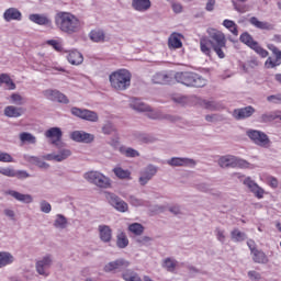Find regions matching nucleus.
<instances>
[{
  "label": "nucleus",
  "instance_id": "obj_31",
  "mask_svg": "<svg viewBox=\"0 0 281 281\" xmlns=\"http://www.w3.org/2000/svg\"><path fill=\"white\" fill-rule=\"evenodd\" d=\"M151 80L154 85H170L172 77L166 72H157Z\"/></svg>",
  "mask_w": 281,
  "mask_h": 281
},
{
  "label": "nucleus",
  "instance_id": "obj_20",
  "mask_svg": "<svg viewBox=\"0 0 281 281\" xmlns=\"http://www.w3.org/2000/svg\"><path fill=\"white\" fill-rule=\"evenodd\" d=\"M3 19L7 23H10V21H21L23 14L16 8H9L4 11Z\"/></svg>",
  "mask_w": 281,
  "mask_h": 281
},
{
  "label": "nucleus",
  "instance_id": "obj_18",
  "mask_svg": "<svg viewBox=\"0 0 281 281\" xmlns=\"http://www.w3.org/2000/svg\"><path fill=\"white\" fill-rule=\"evenodd\" d=\"M5 194H8L9 196H12L13 199H15V201H19L20 203H26V204L34 203V198L30 194H23L15 190H8L5 191Z\"/></svg>",
  "mask_w": 281,
  "mask_h": 281
},
{
  "label": "nucleus",
  "instance_id": "obj_19",
  "mask_svg": "<svg viewBox=\"0 0 281 281\" xmlns=\"http://www.w3.org/2000/svg\"><path fill=\"white\" fill-rule=\"evenodd\" d=\"M168 166H184V167H191L194 168V166H196V161H194V159H190V158H179V157H173L169 160H167Z\"/></svg>",
  "mask_w": 281,
  "mask_h": 281
},
{
  "label": "nucleus",
  "instance_id": "obj_29",
  "mask_svg": "<svg viewBox=\"0 0 281 281\" xmlns=\"http://www.w3.org/2000/svg\"><path fill=\"white\" fill-rule=\"evenodd\" d=\"M53 225H54L55 229L63 232V229H67V227H69V221H67V217H65V215L57 214L55 216V221H54Z\"/></svg>",
  "mask_w": 281,
  "mask_h": 281
},
{
  "label": "nucleus",
  "instance_id": "obj_33",
  "mask_svg": "<svg viewBox=\"0 0 281 281\" xmlns=\"http://www.w3.org/2000/svg\"><path fill=\"white\" fill-rule=\"evenodd\" d=\"M251 256L254 262H256L257 265H267L269 262V257L262 250H252Z\"/></svg>",
  "mask_w": 281,
  "mask_h": 281
},
{
  "label": "nucleus",
  "instance_id": "obj_53",
  "mask_svg": "<svg viewBox=\"0 0 281 281\" xmlns=\"http://www.w3.org/2000/svg\"><path fill=\"white\" fill-rule=\"evenodd\" d=\"M115 132V127H113V124L111 123H106L105 125H103L102 127V133L104 135H111L112 133Z\"/></svg>",
  "mask_w": 281,
  "mask_h": 281
},
{
  "label": "nucleus",
  "instance_id": "obj_48",
  "mask_svg": "<svg viewBox=\"0 0 281 281\" xmlns=\"http://www.w3.org/2000/svg\"><path fill=\"white\" fill-rule=\"evenodd\" d=\"M0 161H2V164H13L14 158L5 151H0Z\"/></svg>",
  "mask_w": 281,
  "mask_h": 281
},
{
  "label": "nucleus",
  "instance_id": "obj_6",
  "mask_svg": "<svg viewBox=\"0 0 281 281\" xmlns=\"http://www.w3.org/2000/svg\"><path fill=\"white\" fill-rule=\"evenodd\" d=\"M267 48L272 52L276 59L272 57H268L265 61L266 69H273L274 67H279L281 65V50L274 44H268Z\"/></svg>",
  "mask_w": 281,
  "mask_h": 281
},
{
  "label": "nucleus",
  "instance_id": "obj_52",
  "mask_svg": "<svg viewBox=\"0 0 281 281\" xmlns=\"http://www.w3.org/2000/svg\"><path fill=\"white\" fill-rule=\"evenodd\" d=\"M157 175V167L154 165H149L145 168V176L146 177H155Z\"/></svg>",
  "mask_w": 281,
  "mask_h": 281
},
{
  "label": "nucleus",
  "instance_id": "obj_54",
  "mask_svg": "<svg viewBox=\"0 0 281 281\" xmlns=\"http://www.w3.org/2000/svg\"><path fill=\"white\" fill-rule=\"evenodd\" d=\"M233 5H234V9L237 11V12H240V13H245L249 10V8L245 4H238L236 1L233 0Z\"/></svg>",
  "mask_w": 281,
  "mask_h": 281
},
{
  "label": "nucleus",
  "instance_id": "obj_36",
  "mask_svg": "<svg viewBox=\"0 0 281 281\" xmlns=\"http://www.w3.org/2000/svg\"><path fill=\"white\" fill-rule=\"evenodd\" d=\"M89 37L93 41V43H104V31L92 30L89 34Z\"/></svg>",
  "mask_w": 281,
  "mask_h": 281
},
{
  "label": "nucleus",
  "instance_id": "obj_45",
  "mask_svg": "<svg viewBox=\"0 0 281 281\" xmlns=\"http://www.w3.org/2000/svg\"><path fill=\"white\" fill-rule=\"evenodd\" d=\"M20 140L23 144H25V142H27V144H34L36 142V137L31 133L24 132L20 134Z\"/></svg>",
  "mask_w": 281,
  "mask_h": 281
},
{
  "label": "nucleus",
  "instance_id": "obj_23",
  "mask_svg": "<svg viewBox=\"0 0 281 281\" xmlns=\"http://www.w3.org/2000/svg\"><path fill=\"white\" fill-rule=\"evenodd\" d=\"M68 157H71V150H69V149H64V150L59 151V154H57V155L48 154V155L44 156V158L47 161H65V159H67Z\"/></svg>",
  "mask_w": 281,
  "mask_h": 281
},
{
  "label": "nucleus",
  "instance_id": "obj_57",
  "mask_svg": "<svg viewBox=\"0 0 281 281\" xmlns=\"http://www.w3.org/2000/svg\"><path fill=\"white\" fill-rule=\"evenodd\" d=\"M52 47H54V49H56V52H61L63 50V46L60 45V43H58V41L56 40H49L47 42Z\"/></svg>",
  "mask_w": 281,
  "mask_h": 281
},
{
  "label": "nucleus",
  "instance_id": "obj_56",
  "mask_svg": "<svg viewBox=\"0 0 281 281\" xmlns=\"http://www.w3.org/2000/svg\"><path fill=\"white\" fill-rule=\"evenodd\" d=\"M268 102H273V104H281V94H272L267 97Z\"/></svg>",
  "mask_w": 281,
  "mask_h": 281
},
{
  "label": "nucleus",
  "instance_id": "obj_51",
  "mask_svg": "<svg viewBox=\"0 0 281 281\" xmlns=\"http://www.w3.org/2000/svg\"><path fill=\"white\" fill-rule=\"evenodd\" d=\"M40 207L41 212H43L44 214H49V212H52V204H49V202L47 201H42L40 203Z\"/></svg>",
  "mask_w": 281,
  "mask_h": 281
},
{
  "label": "nucleus",
  "instance_id": "obj_35",
  "mask_svg": "<svg viewBox=\"0 0 281 281\" xmlns=\"http://www.w3.org/2000/svg\"><path fill=\"white\" fill-rule=\"evenodd\" d=\"M231 239L233 243H243V240H247V234L238 228H235L231 232Z\"/></svg>",
  "mask_w": 281,
  "mask_h": 281
},
{
  "label": "nucleus",
  "instance_id": "obj_25",
  "mask_svg": "<svg viewBox=\"0 0 281 281\" xmlns=\"http://www.w3.org/2000/svg\"><path fill=\"white\" fill-rule=\"evenodd\" d=\"M16 258L12 256L9 251H0V269L3 267H9L10 265H14Z\"/></svg>",
  "mask_w": 281,
  "mask_h": 281
},
{
  "label": "nucleus",
  "instance_id": "obj_64",
  "mask_svg": "<svg viewBox=\"0 0 281 281\" xmlns=\"http://www.w3.org/2000/svg\"><path fill=\"white\" fill-rule=\"evenodd\" d=\"M198 189L201 191V192H210V186H207L206 183H201L198 186Z\"/></svg>",
  "mask_w": 281,
  "mask_h": 281
},
{
  "label": "nucleus",
  "instance_id": "obj_40",
  "mask_svg": "<svg viewBox=\"0 0 281 281\" xmlns=\"http://www.w3.org/2000/svg\"><path fill=\"white\" fill-rule=\"evenodd\" d=\"M239 41L240 43H244V45H247L248 47H250V49L254 47V45H256L258 42L254 41V37H251V35L247 32L243 33L239 36Z\"/></svg>",
  "mask_w": 281,
  "mask_h": 281
},
{
  "label": "nucleus",
  "instance_id": "obj_37",
  "mask_svg": "<svg viewBox=\"0 0 281 281\" xmlns=\"http://www.w3.org/2000/svg\"><path fill=\"white\" fill-rule=\"evenodd\" d=\"M222 25H224L231 34L238 36V24H236V22L226 19L223 21Z\"/></svg>",
  "mask_w": 281,
  "mask_h": 281
},
{
  "label": "nucleus",
  "instance_id": "obj_47",
  "mask_svg": "<svg viewBox=\"0 0 281 281\" xmlns=\"http://www.w3.org/2000/svg\"><path fill=\"white\" fill-rule=\"evenodd\" d=\"M218 243L225 244V241L227 240V235L225 234V229L221 228V227H216L215 232H214Z\"/></svg>",
  "mask_w": 281,
  "mask_h": 281
},
{
  "label": "nucleus",
  "instance_id": "obj_44",
  "mask_svg": "<svg viewBox=\"0 0 281 281\" xmlns=\"http://www.w3.org/2000/svg\"><path fill=\"white\" fill-rule=\"evenodd\" d=\"M128 229L135 236H142L144 234V226L139 223H133L128 226Z\"/></svg>",
  "mask_w": 281,
  "mask_h": 281
},
{
  "label": "nucleus",
  "instance_id": "obj_61",
  "mask_svg": "<svg viewBox=\"0 0 281 281\" xmlns=\"http://www.w3.org/2000/svg\"><path fill=\"white\" fill-rule=\"evenodd\" d=\"M3 212H4V216H8V218H11L12 221H14V216L16 215L12 209H5Z\"/></svg>",
  "mask_w": 281,
  "mask_h": 281
},
{
  "label": "nucleus",
  "instance_id": "obj_13",
  "mask_svg": "<svg viewBox=\"0 0 281 281\" xmlns=\"http://www.w3.org/2000/svg\"><path fill=\"white\" fill-rule=\"evenodd\" d=\"M131 267V261L126 259H116L115 261H111L104 267V271L108 273L111 271H124V269H128Z\"/></svg>",
  "mask_w": 281,
  "mask_h": 281
},
{
  "label": "nucleus",
  "instance_id": "obj_5",
  "mask_svg": "<svg viewBox=\"0 0 281 281\" xmlns=\"http://www.w3.org/2000/svg\"><path fill=\"white\" fill-rule=\"evenodd\" d=\"M218 166L221 168H254V166L249 164L247 160L238 158L234 155L222 156L218 159Z\"/></svg>",
  "mask_w": 281,
  "mask_h": 281
},
{
  "label": "nucleus",
  "instance_id": "obj_7",
  "mask_svg": "<svg viewBox=\"0 0 281 281\" xmlns=\"http://www.w3.org/2000/svg\"><path fill=\"white\" fill-rule=\"evenodd\" d=\"M52 256L47 255L36 261L35 269L40 276L47 278L49 276V267H52Z\"/></svg>",
  "mask_w": 281,
  "mask_h": 281
},
{
  "label": "nucleus",
  "instance_id": "obj_34",
  "mask_svg": "<svg viewBox=\"0 0 281 281\" xmlns=\"http://www.w3.org/2000/svg\"><path fill=\"white\" fill-rule=\"evenodd\" d=\"M177 267H179V261L172 257L162 260V268L169 271V273H175Z\"/></svg>",
  "mask_w": 281,
  "mask_h": 281
},
{
  "label": "nucleus",
  "instance_id": "obj_58",
  "mask_svg": "<svg viewBox=\"0 0 281 281\" xmlns=\"http://www.w3.org/2000/svg\"><path fill=\"white\" fill-rule=\"evenodd\" d=\"M248 278H250L251 280L258 281L262 277L260 276V272L251 270V271H248Z\"/></svg>",
  "mask_w": 281,
  "mask_h": 281
},
{
  "label": "nucleus",
  "instance_id": "obj_41",
  "mask_svg": "<svg viewBox=\"0 0 281 281\" xmlns=\"http://www.w3.org/2000/svg\"><path fill=\"white\" fill-rule=\"evenodd\" d=\"M0 175H3L4 177H29L27 173H23V172H20V173H16V171H14V169L12 168H3V167H0Z\"/></svg>",
  "mask_w": 281,
  "mask_h": 281
},
{
  "label": "nucleus",
  "instance_id": "obj_60",
  "mask_svg": "<svg viewBox=\"0 0 281 281\" xmlns=\"http://www.w3.org/2000/svg\"><path fill=\"white\" fill-rule=\"evenodd\" d=\"M172 10L176 14H181V12H183V5H181V3H173Z\"/></svg>",
  "mask_w": 281,
  "mask_h": 281
},
{
  "label": "nucleus",
  "instance_id": "obj_21",
  "mask_svg": "<svg viewBox=\"0 0 281 281\" xmlns=\"http://www.w3.org/2000/svg\"><path fill=\"white\" fill-rule=\"evenodd\" d=\"M181 38H183L181 33H172L168 38L169 49H181V47H183V42H181Z\"/></svg>",
  "mask_w": 281,
  "mask_h": 281
},
{
  "label": "nucleus",
  "instance_id": "obj_9",
  "mask_svg": "<svg viewBox=\"0 0 281 281\" xmlns=\"http://www.w3.org/2000/svg\"><path fill=\"white\" fill-rule=\"evenodd\" d=\"M71 113L76 117H80V120H86L87 122H98L99 120L98 113L86 109L72 108Z\"/></svg>",
  "mask_w": 281,
  "mask_h": 281
},
{
  "label": "nucleus",
  "instance_id": "obj_1",
  "mask_svg": "<svg viewBox=\"0 0 281 281\" xmlns=\"http://www.w3.org/2000/svg\"><path fill=\"white\" fill-rule=\"evenodd\" d=\"M55 25L64 34H78L82 30V22L71 12L59 11L55 15Z\"/></svg>",
  "mask_w": 281,
  "mask_h": 281
},
{
  "label": "nucleus",
  "instance_id": "obj_12",
  "mask_svg": "<svg viewBox=\"0 0 281 281\" xmlns=\"http://www.w3.org/2000/svg\"><path fill=\"white\" fill-rule=\"evenodd\" d=\"M44 95L45 98H47V100H50L52 102H59V104H69V99L67 98V95L58 90H45Z\"/></svg>",
  "mask_w": 281,
  "mask_h": 281
},
{
  "label": "nucleus",
  "instance_id": "obj_17",
  "mask_svg": "<svg viewBox=\"0 0 281 281\" xmlns=\"http://www.w3.org/2000/svg\"><path fill=\"white\" fill-rule=\"evenodd\" d=\"M256 113V109L254 106L248 105L246 108L235 109L233 111V117L235 120H247V117H251Z\"/></svg>",
  "mask_w": 281,
  "mask_h": 281
},
{
  "label": "nucleus",
  "instance_id": "obj_49",
  "mask_svg": "<svg viewBox=\"0 0 281 281\" xmlns=\"http://www.w3.org/2000/svg\"><path fill=\"white\" fill-rule=\"evenodd\" d=\"M115 177H131V171L122 169V167H116L113 169Z\"/></svg>",
  "mask_w": 281,
  "mask_h": 281
},
{
  "label": "nucleus",
  "instance_id": "obj_16",
  "mask_svg": "<svg viewBox=\"0 0 281 281\" xmlns=\"http://www.w3.org/2000/svg\"><path fill=\"white\" fill-rule=\"evenodd\" d=\"M29 21L35 23V25H52V19H49V15L45 13H32L29 15Z\"/></svg>",
  "mask_w": 281,
  "mask_h": 281
},
{
  "label": "nucleus",
  "instance_id": "obj_24",
  "mask_svg": "<svg viewBox=\"0 0 281 281\" xmlns=\"http://www.w3.org/2000/svg\"><path fill=\"white\" fill-rule=\"evenodd\" d=\"M153 5L150 0H132V8L136 12H148V9Z\"/></svg>",
  "mask_w": 281,
  "mask_h": 281
},
{
  "label": "nucleus",
  "instance_id": "obj_4",
  "mask_svg": "<svg viewBox=\"0 0 281 281\" xmlns=\"http://www.w3.org/2000/svg\"><path fill=\"white\" fill-rule=\"evenodd\" d=\"M209 36L214 41L213 50L216 56L221 59L225 58V52H223V49H227V38L225 37V33L216 29H210Z\"/></svg>",
  "mask_w": 281,
  "mask_h": 281
},
{
  "label": "nucleus",
  "instance_id": "obj_32",
  "mask_svg": "<svg viewBox=\"0 0 281 281\" xmlns=\"http://www.w3.org/2000/svg\"><path fill=\"white\" fill-rule=\"evenodd\" d=\"M249 23L254 27H257V30H268V31L273 30V24H271L269 22H262V21L258 20V18H256V16H251L249 19Z\"/></svg>",
  "mask_w": 281,
  "mask_h": 281
},
{
  "label": "nucleus",
  "instance_id": "obj_3",
  "mask_svg": "<svg viewBox=\"0 0 281 281\" xmlns=\"http://www.w3.org/2000/svg\"><path fill=\"white\" fill-rule=\"evenodd\" d=\"M175 78L180 82V85H184V87L203 88L207 85V80H205V78L193 71L177 72Z\"/></svg>",
  "mask_w": 281,
  "mask_h": 281
},
{
  "label": "nucleus",
  "instance_id": "obj_38",
  "mask_svg": "<svg viewBox=\"0 0 281 281\" xmlns=\"http://www.w3.org/2000/svg\"><path fill=\"white\" fill-rule=\"evenodd\" d=\"M122 278L125 281H142V277H139V274L133 271L132 269H128L125 272H123Z\"/></svg>",
  "mask_w": 281,
  "mask_h": 281
},
{
  "label": "nucleus",
  "instance_id": "obj_22",
  "mask_svg": "<svg viewBox=\"0 0 281 281\" xmlns=\"http://www.w3.org/2000/svg\"><path fill=\"white\" fill-rule=\"evenodd\" d=\"M87 180L97 188H111V180L108 177H88Z\"/></svg>",
  "mask_w": 281,
  "mask_h": 281
},
{
  "label": "nucleus",
  "instance_id": "obj_27",
  "mask_svg": "<svg viewBox=\"0 0 281 281\" xmlns=\"http://www.w3.org/2000/svg\"><path fill=\"white\" fill-rule=\"evenodd\" d=\"M212 47H214L212 40L207 37H202L200 40V49L202 54H205V56H212Z\"/></svg>",
  "mask_w": 281,
  "mask_h": 281
},
{
  "label": "nucleus",
  "instance_id": "obj_55",
  "mask_svg": "<svg viewBox=\"0 0 281 281\" xmlns=\"http://www.w3.org/2000/svg\"><path fill=\"white\" fill-rule=\"evenodd\" d=\"M11 100L14 104H18V105L25 103V101H23V97H21V94H18V93H13L11 95Z\"/></svg>",
  "mask_w": 281,
  "mask_h": 281
},
{
  "label": "nucleus",
  "instance_id": "obj_42",
  "mask_svg": "<svg viewBox=\"0 0 281 281\" xmlns=\"http://www.w3.org/2000/svg\"><path fill=\"white\" fill-rule=\"evenodd\" d=\"M116 246L120 249H126V247H128V237H126V234H124L122 232L117 234Z\"/></svg>",
  "mask_w": 281,
  "mask_h": 281
},
{
  "label": "nucleus",
  "instance_id": "obj_14",
  "mask_svg": "<svg viewBox=\"0 0 281 281\" xmlns=\"http://www.w3.org/2000/svg\"><path fill=\"white\" fill-rule=\"evenodd\" d=\"M70 138L72 139V142H78L81 144H91V142L95 139V136L87 132L75 131L70 134Z\"/></svg>",
  "mask_w": 281,
  "mask_h": 281
},
{
  "label": "nucleus",
  "instance_id": "obj_15",
  "mask_svg": "<svg viewBox=\"0 0 281 281\" xmlns=\"http://www.w3.org/2000/svg\"><path fill=\"white\" fill-rule=\"evenodd\" d=\"M244 186H246V188H248V190L250 192H252V194H255V196L257 199H263L265 190L262 188H260V186H258V183H256L254 180H251V178H246L244 180Z\"/></svg>",
  "mask_w": 281,
  "mask_h": 281
},
{
  "label": "nucleus",
  "instance_id": "obj_39",
  "mask_svg": "<svg viewBox=\"0 0 281 281\" xmlns=\"http://www.w3.org/2000/svg\"><path fill=\"white\" fill-rule=\"evenodd\" d=\"M131 106L132 109H134V111H140V112L150 111V106L139 101V99H134L131 103Z\"/></svg>",
  "mask_w": 281,
  "mask_h": 281
},
{
  "label": "nucleus",
  "instance_id": "obj_63",
  "mask_svg": "<svg viewBox=\"0 0 281 281\" xmlns=\"http://www.w3.org/2000/svg\"><path fill=\"white\" fill-rule=\"evenodd\" d=\"M268 186H270V188H276L278 186V179L273 177L268 178Z\"/></svg>",
  "mask_w": 281,
  "mask_h": 281
},
{
  "label": "nucleus",
  "instance_id": "obj_62",
  "mask_svg": "<svg viewBox=\"0 0 281 281\" xmlns=\"http://www.w3.org/2000/svg\"><path fill=\"white\" fill-rule=\"evenodd\" d=\"M272 120H276V116L272 114H263L261 115L262 122H272Z\"/></svg>",
  "mask_w": 281,
  "mask_h": 281
},
{
  "label": "nucleus",
  "instance_id": "obj_30",
  "mask_svg": "<svg viewBox=\"0 0 281 281\" xmlns=\"http://www.w3.org/2000/svg\"><path fill=\"white\" fill-rule=\"evenodd\" d=\"M25 113V110L23 108H16L14 105H8L4 109V115L7 117H21Z\"/></svg>",
  "mask_w": 281,
  "mask_h": 281
},
{
  "label": "nucleus",
  "instance_id": "obj_46",
  "mask_svg": "<svg viewBox=\"0 0 281 281\" xmlns=\"http://www.w3.org/2000/svg\"><path fill=\"white\" fill-rule=\"evenodd\" d=\"M251 49H254V52H256V54H258L261 58H267V56H269V52L262 48V46H260L258 42L256 44H252Z\"/></svg>",
  "mask_w": 281,
  "mask_h": 281
},
{
  "label": "nucleus",
  "instance_id": "obj_10",
  "mask_svg": "<svg viewBox=\"0 0 281 281\" xmlns=\"http://www.w3.org/2000/svg\"><path fill=\"white\" fill-rule=\"evenodd\" d=\"M247 135L257 146H269V136L263 132L251 130L247 132Z\"/></svg>",
  "mask_w": 281,
  "mask_h": 281
},
{
  "label": "nucleus",
  "instance_id": "obj_26",
  "mask_svg": "<svg viewBox=\"0 0 281 281\" xmlns=\"http://www.w3.org/2000/svg\"><path fill=\"white\" fill-rule=\"evenodd\" d=\"M99 236L102 243H111V238H113V233L111 231V227H109L108 225H100Z\"/></svg>",
  "mask_w": 281,
  "mask_h": 281
},
{
  "label": "nucleus",
  "instance_id": "obj_59",
  "mask_svg": "<svg viewBox=\"0 0 281 281\" xmlns=\"http://www.w3.org/2000/svg\"><path fill=\"white\" fill-rule=\"evenodd\" d=\"M215 5H216V0H207L205 11L213 12Z\"/></svg>",
  "mask_w": 281,
  "mask_h": 281
},
{
  "label": "nucleus",
  "instance_id": "obj_43",
  "mask_svg": "<svg viewBox=\"0 0 281 281\" xmlns=\"http://www.w3.org/2000/svg\"><path fill=\"white\" fill-rule=\"evenodd\" d=\"M0 85H7V87H9V89L11 90L16 89V85H14V82L8 74L0 75Z\"/></svg>",
  "mask_w": 281,
  "mask_h": 281
},
{
  "label": "nucleus",
  "instance_id": "obj_8",
  "mask_svg": "<svg viewBox=\"0 0 281 281\" xmlns=\"http://www.w3.org/2000/svg\"><path fill=\"white\" fill-rule=\"evenodd\" d=\"M105 199L117 212H128V204L113 193H105Z\"/></svg>",
  "mask_w": 281,
  "mask_h": 281
},
{
  "label": "nucleus",
  "instance_id": "obj_28",
  "mask_svg": "<svg viewBox=\"0 0 281 281\" xmlns=\"http://www.w3.org/2000/svg\"><path fill=\"white\" fill-rule=\"evenodd\" d=\"M67 60L70 65H82L85 57L82 56V53L78 50H70L67 56Z\"/></svg>",
  "mask_w": 281,
  "mask_h": 281
},
{
  "label": "nucleus",
  "instance_id": "obj_50",
  "mask_svg": "<svg viewBox=\"0 0 281 281\" xmlns=\"http://www.w3.org/2000/svg\"><path fill=\"white\" fill-rule=\"evenodd\" d=\"M121 153H123L125 157H139V151L133 148L121 149Z\"/></svg>",
  "mask_w": 281,
  "mask_h": 281
},
{
  "label": "nucleus",
  "instance_id": "obj_2",
  "mask_svg": "<svg viewBox=\"0 0 281 281\" xmlns=\"http://www.w3.org/2000/svg\"><path fill=\"white\" fill-rule=\"evenodd\" d=\"M133 75L126 69H119L109 76L110 85L115 91H126L131 87Z\"/></svg>",
  "mask_w": 281,
  "mask_h": 281
},
{
  "label": "nucleus",
  "instance_id": "obj_11",
  "mask_svg": "<svg viewBox=\"0 0 281 281\" xmlns=\"http://www.w3.org/2000/svg\"><path fill=\"white\" fill-rule=\"evenodd\" d=\"M45 137L52 140V144L57 147L63 146V131L59 127H50L45 132Z\"/></svg>",
  "mask_w": 281,
  "mask_h": 281
}]
</instances>
